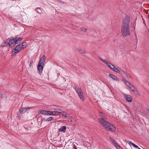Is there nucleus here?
<instances>
[{
	"mask_svg": "<svg viewBox=\"0 0 149 149\" xmlns=\"http://www.w3.org/2000/svg\"><path fill=\"white\" fill-rule=\"evenodd\" d=\"M100 117L98 119V120L100 124L106 129L108 131L114 132L116 130V128L110 123L107 121L105 119H107L106 115L100 112Z\"/></svg>",
	"mask_w": 149,
	"mask_h": 149,
	"instance_id": "nucleus-1",
	"label": "nucleus"
},
{
	"mask_svg": "<svg viewBox=\"0 0 149 149\" xmlns=\"http://www.w3.org/2000/svg\"><path fill=\"white\" fill-rule=\"evenodd\" d=\"M26 45V43L24 42L21 45H17L15 49L13 50L12 54L15 55L16 54L19 53L22 49L25 48Z\"/></svg>",
	"mask_w": 149,
	"mask_h": 149,
	"instance_id": "nucleus-2",
	"label": "nucleus"
},
{
	"mask_svg": "<svg viewBox=\"0 0 149 149\" xmlns=\"http://www.w3.org/2000/svg\"><path fill=\"white\" fill-rule=\"evenodd\" d=\"M53 110L54 113V115L55 116H57L61 114L65 117L67 116V114L66 112L63 111L62 110L58 108H54Z\"/></svg>",
	"mask_w": 149,
	"mask_h": 149,
	"instance_id": "nucleus-3",
	"label": "nucleus"
},
{
	"mask_svg": "<svg viewBox=\"0 0 149 149\" xmlns=\"http://www.w3.org/2000/svg\"><path fill=\"white\" fill-rule=\"evenodd\" d=\"M130 23V18L129 16H126L123 20L122 27L129 28Z\"/></svg>",
	"mask_w": 149,
	"mask_h": 149,
	"instance_id": "nucleus-4",
	"label": "nucleus"
},
{
	"mask_svg": "<svg viewBox=\"0 0 149 149\" xmlns=\"http://www.w3.org/2000/svg\"><path fill=\"white\" fill-rule=\"evenodd\" d=\"M121 33L124 37L129 36L130 34L129 28L122 27Z\"/></svg>",
	"mask_w": 149,
	"mask_h": 149,
	"instance_id": "nucleus-5",
	"label": "nucleus"
},
{
	"mask_svg": "<svg viewBox=\"0 0 149 149\" xmlns=\"http://www.w3.org/2000/svg\"><path fill=\"white\" fill-rule=\"evenodd\" d=\"M8 44L10 47H12L16 44L14 38L11 39H8Z\"/></svg>",
	"mask_w": 149,
	"mask_h": 149,
	"instance_id": "nucleus-6",
	"label": "nucleus"
},
{
	"mask_svg": "<svg viewBox=\"0 0 149 149\" xmlns=\"http://www.w3.org/2000/svg\"><path fill=\"white\" fill-rule=\"evenodd\" d=\"M46 57L45 56H43L40 58L38 64H41L42 65H44V63L45 61Z\"/></svg>",
	"mask_w": 149,
	"mask_h": 149,
	"instance_id": "nucleus-7",
	"label": "nucleus"
},
{
	"mask_svg": "<svg viewBox=\"0 0 149 149\" xmlns=\"http://www.w3.org/2000/svg\"><path fill=\"white\" fill-rule=\"evenodd\" d=\"M126 100L129 102H131L132 101V97L130 95L126 94H124Z\"/></svg>",
	"mask_w": 149,
	"mask_h": 149,
	"instance_id": "nucleus-8",
	"label": "nucleus"
},
{
	"mask_svg": "<svg viewBox=\"0 0 149 149\" xmlns=\"http://www.w3.org/2000/svg\"><path fill=\"white\" fill-rule=\"evenodd\" d=\"M31 108H30L28 107H26L22 109H19V111L21 113H24L26 112L27 111H28Z\"/></svg>",
	"mask_w": 149,
	"mask_h": 149,
	"instance_id": "nucleus-9",
	"label": "nucleus"
},
{
	"mask_svg": "<svg viewBox=\"0 0 149 149\" xmlns=\"http://www.w3.org/2000/svg\"><path fill=\"white\" fill-rule=\"evenodd\" d=\"M125 142L126 143H127L129 144L130 146H132L133 147L135 148H137L138 149V148H139L138 147L137 145L133 143H132L131 141H127L126 140H125Z\"/></svg>",
	"mask_w": 149,
	"mask_h": 149,
	"instance_id": "nucleus-10",
	"label": "nucleus"
},
{
	"mask_svg": "<svg viewBox=\"0 0 149 149\" xmlns=\"http://www.w3.org/2000/svg\"><path fill=\"white\" fill-rule=\"evenodd\" d=\"M43 65H42L41 64H38V72L40 73L42 72V71L43 69Z\"/></svg>",
	"mask_w": 149,
	"mask_h": 149,
	"instance_id": "nucleus-11",
	"label": "nucleus"
},
{
	"mask_svg": "<svg viewBox=\"0 0 149 149\" xmlns=\"http://www.w3.org/2000/svg\"><path fill=\"white\" fill-rule=\"evenodd\" d=\"M100 60L102 61V62L104 63H105L107 66H108L109 67L111 65V64L110 63H109L107 61L105 60L102 58H100Z\"/></svg>",
	"mask_w": 149,
	"mask_h": 149,
	"instance_id": "nucleus-12",
	"label": "nucleus"
},
{
	"mask_svg": "<svg viewBox=\"0 0 149 149\" xmlns=\"http://www.w3.org/2000/svg\"><path fill=\"white\" fill-rule=\"evenodd\" d=\"M78 94V95L80 99H81L82 101H84V96L82 91L80 93H79Z\"/></svg>",
	"mask_w": 149,
	"mask_h": 149,
	"instance_id": "nucleus-13",
	"label": "nucleus"
},
{
	"mask_svg": "<svg viewBox=\"0 0 149 149\" xmlns=\"http://www.w3.org/2000/svg\"><path fill=\"white\" fill-rule=\"evenodd\" d=\"M14 38L16 44L20 42L22 40V38Z\"/></svg>",
	"mask_w": 149,
	"mask_h": 149,
	"instance_id": "nucleus-14",
	"label": "nucleus"
},
{
	"mask_svg": "<svg viewBox=\"0 0 149 149\" xmlns=\"http://www.w3.org/2000/svg\"><path fill=\"white\" fill-rule=\"evenodd\" d=\"M66 130V127L65 126H64L61 127L59 129V131L62 132H64Z\"/></svg>",
	"mask_w": 149,
	"mask_h": 149,
	"instance_id": "nucleus-15",
	"label": "nucleus"
},
{
	"mask_svg": "<svg viewBox=\"0 0 149 149\" xmlns=\"http://www.w3.org/2000/svg\"><path fill=\"white\" fill-rule=\"evenodd\" d=\"M109 76L111 77L113 79L115 80L118 81V79L115 75L111 74H109Z\"/></svg>",
	"mask_w": 149,
	"mask_h": 149,
	"instance_id": "nucleus-16",
	"label": "nucleus"
},
{
	"mask_svg": "<svg viewBox=\"0 0 149 149\" xmlns=\"http://www.w3.org/2000/svg\"><path fill=\"white\" fill-rule=\"evenodd\" d=\"M53 119H54V118L53 117H50L47 118V119H46L45 118H43V120L45 121H48V122H49V121H51V120H53Z\"/></svg>",
	"mask_w": 149,
	"mask_h": 149,
	"instance_id": "nucleus-17",
	"label": "nucleus"
},
{
	"mask_svg": "<svg viewBox=\"0 0 149 149\" xmlns=\"http://www.w3.org/2000/svg\"><path fill=\"white\" fill-rule=\"evenodd\" d=\"M75 90L76 92L78 94L79 93H80L82 91V90L80 88L77 87H75Z\"/></svg>",
	"mask_w": 149,
	"mask_h": 149,
	"instance_id": "nucleus-18",
	"label": "nucleus"
},
{
	"mask_svg": "<svg viewBox=\"0 0 149 149\" xmlns=\"http://www.w3.org/2000/svg\"><path fill=\"white\" fill-rule=\"evenodd\" d=\"M48 112H49L48 111H47L46 110H41L40 111V113H41L42 114H48Z\"/></svg>",
	"mask_w": 149,
	"mask_h": 149,
	"instance_id": "nucleus-19",
	"label": "nucleus"
},
{
	"mask_svg": "<svg viewBox=\"0 0 149 149\" xmlns=\"http://www.w3.org/2000/svg\"><path fill=\"white\" fill-rule=\"evenodd\" d=\"M135 94L138 95H140V93L138 91H137V88H136L132 91Z\"/></svg>",
	"mask_w": 149,
	"mask_h": 149,
	"instance_id": "nucleus-20",
	"label": "nucleus"
},
{
	"mask_svg": "<svg viewBox=\"0 0 149 149\" xmlns=\"http://www.w3.org/2000/svg\"><path fill=\"white\" fill-rule=\"evenodd\" d=\"M113 71H115V72H117V73H119L120 72V70H118L117 68L115 67L113 68Z\"/></svg>",
	"mask_w": 149,
	"mask_h": 149,
	"instance_id": "nucleus-21",
	"label": "nucleus"
},
{
	"mask_svg": "<svg viewBox=\"0 0 149 149\" xmlns=\"http://www.w3.org/2000/svg\"><path fill=\"white\" fill-rule=\"evenodd\" d=\"M48 111L49 112H48L49 113H48V115H53V116H55L54 115V113L53 111Z\"/></svg>",
	"mask_w": 149,
	"mask_h": 149,
	"instance_id": "nucleus-22",
	"label": "nucleus"
},
{
	"mask_svg": "<svg viewBox=\"0 0 149 149\" xmlns=\"http://www.w3.org/2000/svg\"><path fill=\"white\" fill-rule=\"evenodd\" d=\"M129 88L132 91H133L136 88L134 87L133 85H132Z\"/></svg>",
	"mask_w": 149,
	"mask_h": 149,
	"instance_id": "nucleus-23",
	"label": "nucleus"
},
{
	"mask_svg": "<svg viewBox=\"0 0 149 149\" xmlns=\"http://www.w3.org/2000/svg\"><path fill=\"white\" fill-rule=\"evenodd\" d=\"M80 30L83 31L84 32H86L87 30V29L85 28L84 27H82L80 29Z\"/></svg>",
	"mask_w": 149,
	"mask_h": 149,
	"instance_id": "nucleus-24",
	"label": "nucleus"
},
{
	"mask_svg": "<svg viewBox=\"0 0 149 149\" xmlns=\"http://www.w3.org/2000/svg\"><path fill=\"white\" fill-rule=\"evenodd\" d=\"M129 88L132 85H131L129 82H127V83L125 84Z\"/></svg>",
	"mask_w": 149,
	"mask_h": 149,
	"instance_id": "nucleus-25",
	"label": "nucleus"
},
{
	"mask_svg": "<svg viewBox=\"0 0 149 149\" xmlns=\"http://www.w3.org/2000/svg\"><path fill=\"white\" fill-rule=\"evenodd\" d=\"M36 11L38 12V13H41V10L39 8H37L36 9Z\"/></svg>",
	"mask_w": 149,
	"mask_h": 149,
	"instance_id": "nucleus-26",
	"label": "nucleus"
},
{
	"mask_svg": "<svg viewBox=\"0 0 149 149\" xmlns=\"http://www.w3.org/2000/svg\"><path fill=\"white\" fill-rule=\"evenodd\" d=\"M113 144L114 145L115 147L117 148L118 147V146H119L118 145L117 143L115 141V142H114L113 143Z\"/></svg>",
	"mask_w": 149,
	"mask_h": 149,
	"instance_id": "nucleus-27",
	"label": "nucleus"
},
{
	"mask_svg": "<svg viewBox=\"0 0 149 149\" xmlns=\"http://www.w3.org/2000/svg\"><path fill=\"white\" fill-rule=\"evenodd\" d=\"M115 66L113 65L112 64H111L110 66H109V68L113 70V68H114Z\"/></svg>",
	"mask_w": 149,
	"mask_h": 149,
	"instance_id": "nucleus-28",
	"label": "nucleus"
},
{
	"mask_svg": "<svg viewBox=\"0 0 149 149\" xmlns=\"http://www.w3.org/2000/svg\"><path fill=\"white\" fill-rule=\"evenodd\" d=\"M109 139L111 141L113 142V143L115 142V141L111 137H109Z\"/></svg>",
	"mask_w": 149,
	"mask_h": 149,
	"instance_id": "nucleus-29",
	"label": "nucleus"
},
{
	"mask_svg": "<svg viewBox=\"0 0 149 149\" xmlns=\"http://www.w3.org/2000/svg\"><path fill=\"white\" fill-rule=\"evenodd\" d=\"M33 60H31V61L30 62V65H29L30 66V67H31V64H32L33 63Z\"/></svg>",
	"mask_w": 149,
	"mask_h": 149,
	"instance_id": "nucleus-30",
	"label": "nucleus"
},
{
	"mask_svg": "<svg viewBox=\"0 0 149 149\" xmlns=\"http://www.w3.org/2000/svg\"><path fill=\"white\" fill-rule=\"evenodd\" d=\"M79 52L81 53H82V54H84L85 53V52L84 51L82 50H80L79 51Z\"/></svg>",
	"mask_w": 149,
	"mask_h": 149,
	"instance_id": "nucleus-31",
	"label": "nucleus"
},
{
	"mask_svg": "<svg viewBox=\"0 0 149 149\" xmlns=\"http://www.w3.org/2000/svg\"><path fill=\"white\" fill-rule=\"evenodd\" d=\"M123 81L125 84L127 83L128 82L127 80H126L125 79H123Z\"/></svg>",
	"mask_w": 149,
	"mask_h": 149,
	"instance_id": "nucleus-32",
	"label": "nucleus"
},
{
	"mask_svg": "<svg viewBox=\"0 0 149 149\" xmlns=\"http://www.w3.org/2000/svg\"><path fill=\"white\" fill-rule=\"evenodd\" d=\"M118 147L117 148V149H123L121 147H120V146H118Z\"/></svg>",
	"mask_w": 149,
	"mask_h": 149,
	"instance_id": "nucleus-33",
	"label": "nucleus"
},
{
	"mask_svg": "<svg viewBox=\"0 0 149 149\" xmlns=\"http://www.w3.org/2000/svg\"><path fill=\"white\" fill-rule=\"evenodd\" d=\"M74 149H78L76 147H74Z\"/></svg>",
	"mask_w": 149,
	"mask_h": 149,
	"instance_id": "nucleus-34",
	"label": "nucleus"
},
{
	"mask_svg": "<svg viewBox=\"0 0 149 149\" xmlns=\"http://www.w3.org/2000/svg\"><path fill=\"white\" fill-rule=\"evenodd\" d=\"M148 110V111L149 112V108H148L147 109Z\"/></svg>",
	"mask_w": 149,
	"mask_h": 149,
	"instance_id": "nucleus-35",
	"label": "nucleus"
}]
</instances>
